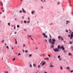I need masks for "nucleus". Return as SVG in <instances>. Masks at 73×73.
Listing matches in <instances>:
<instances>
[{
    "label": "nucleus",
    "mask_w": 73,
    "mask_h": 73,
    "mask_svg": "<svg viewBox=\"0 0 73 73\" xmlns=\"http://www.w3.org/2000/svg\"><path fill=\"white\" fill-rule=\"evenodd\" d=\"M52 39L50 38L49 40V42H50L51 44H52V45L53 46L52 48H54V45L55 44V43L56 42V40L54 38H53L52 39Z\"/></svg>",
    "instance_id": "obj_1"
},
{
    "label": "nucleus",
    "mask_w": 73,
    "mask_h": 73,
    "mask_svg": "<svg viewBox=\"0 0 73 73\" xmlns=\"http://www.w3.org/2000/svg\"><path fill=\"white\" fill-rule=\"evenodd\" d=\"M53 50H54V51H55V52H58L59 51V50L58 49V48H55V49L54 48H53Z\"/></svg>",
    "instance_id": "obj_2"
},
{
    "label": "nucleus",
    "mask_w": 73,
    "mask_h": 73,
    "mask_svg": "<svg viewBox=\"0 0 73 73\" xmlns=\"http://www.w3.org/2000/svg\"><path fill=\"white\" fill-rule=\"evenodd\" d=\"M42 35H43V36H44V37H45L46 38H47L48 37V36H47V35H46V34H45V33H42Z\"/></svg>",
    "instance_id": "obj_3"
},
{
    "label": "nucleus",
    "mask_w": 73,
    "mask_h": 73,
    "mask_svg": "<svg viewBox=\"0 0 73 73\" xmlns=\"http://www.w3.org/2000/svg\"><path fill=\"white\" fill-rule=\"evenodd\" d=\"M60 49H62V50H65V48L64 47V46H62L60 47Z\"/></svg>",
    "instance_id": "obj_4"
},
{
    "label": "nucleus",
    "mask_w": 73,
    "mask_h": 73,
    "mask_svg": "<svg viewBox=\"0 0 73 73\" xmlns=\"http://www.w3.org/2000/svg\"><path fill=\"white\" fill-rule=\"evenodd\" d=\"M71 37H70V39H72V37H73V34L72 33H71L70 34Z\"/></svg>",
    "instance_id": "obj_5"
},
{
    "label": "nucleus",
    "mask_w": 73,
    "mask_h": 73,
    "mask_svg": "<svg viewBox=\"0 0 73 73\" xmlns=\"http://www.w3.org/2000/svg\"><path fill=\"white\" fill-rule=\"evenodd\" d=\"M22 12H23L24 13H26V12L25 11L24 9L22 8Z\"/></svg>",
    "instance_id": "obj_6"
},
{
    "label": "nucleus",
    "mask_w": 73,
    "mask_h": 73,
    "mask_svg": "<svg viewBox=\"0 0 73 73\" xmlns=\"http://www.w3.org/2000/svg\"><path fill=\"white\" fill-rule=\"evenodd\" d=\"M46 63L45 62H43L42 64V66H44V65H45Z\"/></svg>",
    "instance_id": "obj_7"
},
{
    "label": "nucleus",
    "mask_w": 73,
    "mask_h": 73,
    "mask_svg": "<svg viewBox=\"0 0 73 73\" xmlns=\"http://www.w3.org/2000/svg\"><path fill=\"white\" fill-rule=\"evenodd\" d=\"M60 40L62 41V40H64V38H63V37H62L61 36L60 37Z\"/></svg>",
    "instance_id": "obj_8"
},
{
    "label": "nucleus",
    "mask_w": 73,
    "mask_h": 73,
    "mask_svg": "<svg viewBox=\"0 0 73 73\" xmlns=\"http://www.w3.org/2000/svg\"><path fill=\"white\" fill-rule=\"evenodd\" d=\"M35 13V11H32L31 12L32 14H34V13Z\"/></svg>",
    "instance_id": "obj_9"
},
{
    "label": "nucleus",
    "mask_w": 73,
    "mask_h": 73,
    "mask_svg": "<svg viewBox=\"0 0 73 73\" xmlns=\"http://www.w3.org/2000/svg\"><path fill=\"white\" fill-rule=\"evenodd\" d=\"M66 69H67V70H69L70 69V68L69 67H66Z\"/></svg>",
    "instance_id": "obj_10"
},
{
    "label": "nucleus",
    "mask_w": 73,
    "mask_h": 73,
    "mask_svg": "<svg viewBox=\"0 0 73 73\" xmlns=\"http://www.w3.org/2000/svg\"><path fill=\"white\" fill-rule=\"evenodd\" d=\"M48 59H49V58L47 57V58H44V60H48Z\"/></svg>",
    "instance_id": "obj_11"
},
{
    "label": "nucleus",
    "mask_w": 73,
    "mask_h": 73,
    "mask_svg": "<svg viewBox=\"0 0 73 73\" xmlns=\"http://www.w3.org/2000/svg\"><path fill=\"white\" fill-rule=\"evenodd\" d=\"M15 44H17V40L16 39H15Z\"/></svg>",
    "instance_id": "obj_12"
},
{
    "label": "nucleus",
    "mask_w": 73,
    "mask_h": 73,
    "mask_svg": "<svg viewBox=\"0 0 73 73\" xmlns=\"http://www.w3.org/2000/svg\"><path fill=\"white\" fill-rule=\"evenodd\" d=\"M60 45H58V49H60Z\"/></svg>",
    "instance_id": "obj_13"
},
{
    "label": "nucleus",
    "mask_w": 73,
    "mask_h": 73,
    "mask_svg": "<svg viewBox=\"0 0 73 73\" xmlns=\"http://www.w3.org/2000/svg\"><path fill=\"white\" fill-rule=\"evenodd\" d=\"M0 4L1 5H3V2H1Z\"/></svg>",
    "instance_id": "obj_14"
},
{
    "label": "nucleus",
    "mask_w": 73,
    "mask_h": 73,
    "mask_svg": "<svg viewBox=\"0 0 73 73\" xmlns=\"http://www.w3.org/2000/svg\"><path fill=\"white\" fill-rule=\"evenodd\" d=\"M60 37H61V36H58V38H59L58 40H60Z\"/></svg>",
    "instance_id": "obj_15"
},
{
    "label": "nucleus",
    "mask_w": 73,
    "mask_h": 73,
    "mask_svg": "<svg viewBox=\"0 0 73 73\" xmlns=\"http://www.w3.org/2000/svg\"><path fill=\"white\" fill-rule=\"evenodd\" d=\"M60 68L61 70H62V69H63L62 68V66H60Z\"/></svg>",
    "instance_id": "obj_16"
},
{
    "label": "nucleus",
    "mask_w": 73,
    "mask_h": 73,
    "mask_svg": "<svg viewBox=\"0 0 73 73\" xmlns=\"http://www.w3.org/2000/svg\"><path fill=\"white\" fill-rule=\"evenodd\" d=\"M51 44V46H50V48H52H52L53 46L52 45V44Z\"/></svg>",
    "instance_id": "obj_17"
},
{
    "label": "nucleus",
    "mask_w": 73,
    "mask_h": 73,
    "mask_svg": "<svg viewBox=\"0 0 73 73\" xmlns=\"http://www.w3.org/2000/svg\"><path fill=\"white\" fill-rule=\"evenodd\" d=\"M50 67H51L52 68H53V67H54V66L52 65H51Z\"/></svg>",
    "instance_id": "obj_18"
},
{
    "label": "nucleus",
    "mask_w": 73,
    "mask_h": 73,
    "mask_svg": "<svg viewBox=\"0 0 73 73\" xmlns=\"http://www.w3.org/2000/svg\"><path fill=\"white\" fill-rule=\"evenodd\" d=\"M58 58H60V55H59L58 57Z\"/></svg>",
    "instance_id": "obj_19"
},
{
    "label": "nucleus",
    "mask_w": 73,
    "mask_h": 73,
    "mask_svg": "<svg viewBox=\"0 0 73 73\" xmlns=\"http://www.w3.org/2000/svg\"><path fill=\"white\" fill-rule=\"evenodd\" d=\"M70 44H72V41H70Z\"/></svg>",
    "instance_id": "obj_20"
},
{
    "label": "nucleus",
    "mask_w": 73,
    "mask_h": 73,
    "mask_svg": "<svg viewBox=\"0 0 73 73\" xmlns=\"http://www.w3.org/2000/svg\"><path fill=\"white\" fill-rule=\"evenodd\" d=\"M6 48H7L8 49H9V47H8V46H6Z\"/></svg>",
    "instance_id": "obj_21"
},
{
    "label": "nucleus",
    "mask_w": 73,
    "mask_h": 73,
    "mask_svg": "<svg viewBox=\"0 0 73 73\" xmlns=\"http://www.w3.org/2000/svg\"><path fill=\"white\" fill-rule=\"evenodd\" d=\"M33 66H35V67H36V64H33Z\"/></svg>",
    "instance_id": "obj_22"
},
{
    "label": "nucleus",
    "mask_w": 73,
    "mask_h": 73,
    "mask_svg": "<svg viewBox=\"0 0 73 73\" xmlns=\"http://www.w3.org/2000/svg\"><path fill=\"white\" fill-rule=\"evenodd\" d=\"M24 23H27V21H24Z\"/></svg>",
    "instance_id": "obj_23"
},
{
    "label": "nucleus",
    "mask_w": 73,
    "mask_h": 73,
    "mask_svg": "<svg viewBox=\"0 0 73 73\" xmlns=\"http://www.w3.org/2000/svg\"><path fill=\"white\" fill-rule=\"evenodd\" d=\"M32 56V54H31L29 55V57H31Z\"/></svg>",
    "instance_id": "obj_24"
},
{
    "label": "nucleus",
    "mask_w": 73,
    "mask_h": 73,
    "mask_svg": "<svg viewBox=\"0 0 73 73\" xmlns=\"http://www.w3.org/2000/svg\"><path fill=\"white\" fill-rule=\"evenodd\" d=\"M23 47H24L25 46V44H23Z\"/></svg>",
    "instance_id": "obj_25"
},
{
    "label": "nucleus",
    "mask_w": 73,
    "mask_h": 73,
    "mask_svg": "<svg viewBox=\"0 0 73 73\" xmlns=\"http://www.w3.org/2000/svg\"><path fill=\"white\" fill-rule=\"evenodd\" d=\"M20 55H21V54H20V53H19L18 55V56H20Z\"/></svg>",
    "instance_id": "obj_26"
},
{
    "label": "nucleus",
    "mask_w": 73,
    "mask_h": 73,
    "mask_svg": "<svg viewBox=\"0 0 73 73\" xmlns=\"http://www.w3.org/2000/svg\"><path fill=\"white\" fill-rule=\"evenodd\" d=\"M20 27V26H19V25H17V28H19Z\"/></svg>",
    "instance_id": "obj_27"
},
{
    "label": "nucleus",
    "mask_w": 73,
    "mask_h": 73,
    "mask_svg": "<svg viewBox=\"0 0 73 73\" xmlns=\"http://www.w3.org/2000/svg\"><path fill=\"white\" fill-rule=\"evenodd\" d=\"M68 55H69V56H70L71 55V53H69L68 54Z\"/></svg>",
    "instance_id": "obj_28"
},
{
    "label": "nucleus",
    "mask_w": 73,
    "mask_h": 73,
    "mask_svg": "<svg viewBox=\"0 0 73 73\" xmlns=\"http://www.w3.org/2000/svg\"><path fill=\"white\" fill-rule=\"evenodd\" d=\"M19 12H20V13H22V11H21V10H20V11H19Z\"/></svg>",
    "instance_id": "obj_29"
},
{
    "label": "nucleus",
    "mask_w": 73,
    "mask_h": 73,
    "mask_svg": "<svg viewBox=\"0 0 73 73\" xmlns=\"http://www.w3.org/2000/svg\"><path fill=\"white\" fill-rule=\"evenodd\" d=\"M25 52H26V53H27L28 52V50H26L25 51Z\"/></svg>",
    "instance_id": "obj_30"
},
{
    "label": "nucleus",
    "mask_w": 73,
    "mask_h": 73,
    "mask_svg": "<svg viewBox=\"0 0 73 73\" xmlns=\"http://www.w3.org/2000/svg\"><path fill=\"white\" fill-rule=\"evenodd\" d=\"M40 65H39L38 66V68H40Z\"/></svg>",
    "instance_id": "obj_31"
},
{
    "label": "nucleus",
    "mask_w": 73,
    "mask_h": 73,
    "mask_svg": "<svg viewBox=\"0 0 73 73\" xmlns=\"http://www.w3.org/2000/svg\"><path fill=\"white\" fill-rule=\"evenodd\" d=\"M15 58H14L13 59V61H15Z\"/></svg>",
    "instance_id": "obj_32"
},
{
    "label": "nucleus",
    "mask_w": 73,
    "mask_h": 73,
    "mask_svg": "<svg viewBox=\"0 0 73 73\" xmlns=\"http://www.w3.org/2000/svg\"><path fill=\"white\" fill-rule=\"evenodd\" d=\"M73 72V70H72L70 71V72L72 73V72Z\"/></svg>",
    "instance_id": "obj_33"
},
{
    "label": "nucleus",
    "mask_w": 73,
    "mask_h": 73,
    "mask_svg": "<svg viewBox=\"0 0 73 73\" xmlns=\"http://www.w3.org/2000/svg\"><path fill=\"white\" fill-rule=\"evenodd\" d=\"M30 66L31 67H32V65L30 64Z\"/></svg>",
    "instance_id": "obj_34"
},
{
    "label": "nucleus",
    "mask_w": 73,
    "mask_h": 73,
    "mask_svg": "<svg viewBox=\"0 0 73 73\" xmlns=\"http://www.w3.org/2000/svg\"><path fill=\"white\" fill-rule=\"evenodd\" d=\"M8 25H10V23H8Z\"/></svg>",
    "instance_id": "obj_35"
},
{
    "label": "nucleus",
    "mask_w": 73,
    "mask_h": 73,
    "mask_svg": "<svg viewBox=\"0 0 73 73\" xmlns=\"http://www.w3.org/2000/svg\"><path fill=\"white\" fill-rule=\"evenodd\" d=\"M66 32H68V30H66Z\"/></svg>",
    "instance_id": "obj_36"
},
{
    "label": "nucleus",
    "mask_w": 73,
    "mask_h": 73,
    "mask_svg": "<svg viewBox=\"0 0 73 73\" xmlns=\"http://www.w3.org/2000/svg\"><path fill=\"white\" fill-rule=\"evenodd\" d=\"M59 60H60V61H61V58H60L59 59Z\"/></svg>",
    "instance_id": "obj_37"
},
{
    "label": "nucleus",
    "mask_w": 73,
    "mask_h": 73,
    "mask_svg": "<svg viewBox=\"0 0 73 73\" xmlns=\"http://www.w3.org/2000/svg\"><path fill=\"white\" fill-rule=\"evenodd\" d=\"M60 3V2H58L57 4H59Z\"/></svg>",
    "instance_id": "obj_38"
},
{
    "label": "nucleus",
    "mask_w": 73,
    "mask_h": 73,
    "mask_svg": "<svg viewBox=\"0 0 73 73\" xmlns=\"http://www.w3.org/2000/svg\"><path fill=\"white\" fill-rule=\"evenodd\" d=\"M64 53H65V52H66V50H64Z\"/></svg>",
    "instance_id": "obj_39"
},
{
    "label": "nucleus",
    "mask_w": 73,
    "mask_h": 73,
    "mask_svg": "<svg viewBox=\"0 0 73 73\" xmlns=\"http://www.w3.org/2000/svg\"><path fill=\"white\" fill-rule=\"evenodd\" d=\"M17 33V32H15V34H16Z\"/></svg>",
    "instance_id": "obj_40"
},
{
    "label": "nucleus",
    "mask_w": 73,
    "mask_h": 73,
    "mask_svg": "<svg viewBox=\"0 0 73 73\" xmlns=\"http://www.w3.org/2000/svg\"><path fill=\"white\" fill-rule=\"evenodd\" d=\"M48 57H50V54H48Z\"/></svg>",
    "instance_id": "obj_41"
},
{
    "label": "nucleus",
    "mask_w": 73,
    "mask_h": 73,
    "mask_svg": "<svg viewBox=\"0 0 73 73\" xmlns=\"http://www.w3.org/2000/svg\"><path fill=\"white\" fill-rule=\"evenodd\" d=\"M30 23V22L29 21H28L27 22V23Z\"/></svg>",
    "instance_id": "obj_42"
},
{
    "label": "nucleus",
    "mask_w": 73,
    "mask_h": 73,
    "mask_svg": "<svg viewBox=\"0 0 73 73\" xmlns=\"http://www.w3.org/2000/svg\"><path fill=\"white\" fill-rule=\"evenodd\" d=\"M4 41V40H3L2 41V42H3Z\"/></svg>",
    "instance_id": "obj_43"
},
{
    "label": "nucleus",
    "mask_w": 73,
    "mask_h": 73,
    "mask_svg": "<svg viewBox=\"0 0 73 73\" xmlns=\"http://www.w3.org/2000/svg\"><path fill=\"white\" fill-rule=\"evenodd\" d=\"M68 37H70V35H68Z\"/></svg>",
    "instance_id": "obj_44"
},
{
    "label": "nucleus",
    "mask_w": 73,
    "mask_h": 73,
    "mask_svg": "<svg viewBox=\"0 0 73 73\" xmlns=\"http://www.w3.org/2000/svg\"><path fill=\"white\" fill-rule=\"evenodd\" d=\"M43 62V61H42L41 63H40V64H42V62Z\"/></svg>",
    "instance_id": "obj_45"
},
{
    "label": "nucleus",
    "mask_w": 73,
    "mask_h": 73,
    "mask_svg": "<svg viewBox=\"0 0 73 73\" xmlns=\"http://www.w3.org/2000/svg\"><path fill=\"white\" fill-rule=\"evenodd\" d=\"M2 60H3V57H2Z\"/></svg>",
    "instance_id": "obj_46"
},
{
    "label": "nucleus",
    "mask_w": 73,
    "mask_h": 73,
    "mask_svg": "<svg viewBox=\"0 0 73 73\" xmlns=\"http://www.w3.org/2000/svg\"><path fill=\"white\" fill-rule=\"evenodd\" d=\"M14 29H16V27H15V26L14 27Z\"/></svg>",
    "instance_id": "obj_47"
},
{
    "label": "nucleus",
    "mask_w": 73,
    "mask_h": 73,
    "mask_svg": "<svg viewBox=\"0 0 73 73\" xmlns=\"http://www.w3.org/2000/svg\"><path fill=\"white\" fill-rule=\"evenodd\" d=\"M50 38H52V36H50Z\"/></svg>",
    "instance_id": "obj_48"
},
{
    "label": "nucleus",
    "mask_w": 73,
    "mask_h": 73,
    "mask_svg": "<svg viewBox=\"0 0 73 73\" xmlns=\"http://www.w3.org/2000/svg\"><path fill=\"white\" fill-rule=\"evenodd\" d=\"M11 49H13V47H12L11 48Z\"/></svg>",
    "instance_id": "obj_49"
},
{
    "label": "nucleus",
    "mask_w": 73,
    "mask_h": 73,
    "mask_svg": "<svg viewBox=\"0 0 73 73\" xmlns=\"http://www.w3.org/2000/svg\"><path fill=\"white\" fill-rule=\"evenodd\" d=\"M68 22L69 21H66V22H67V23H68Z\"/></svg>",
    "instance_id": "obj_50"
},
{
    "label": "nucleus",
    "mask_w": 73,
    "mask_h": 73,
    "mask_svg": "<svg viewBox=\"0 0 73 73\" xmlns=\"http://www.w3.org/2000/svg\"><path fill=\"white\" fill-rule=\"evenodd\" d=\"M24 17H22V19H24Z\"/></svg>",
    "instance_id": "obj_51"
},
{
    "label": "nucleus",
    "mask_w": 73,
    "mask_h": 73,
    "mask_svg": "<svg viewBox=\"0 0 73 73\" xmlns=\"http://www.w3.org/2000/svg\"><path fill=\"white\" fill-rule=\"evenodd\" d=\"M45 41H46V42H47V40H45Z\"/></svg>",
    "instance_id": "obj_52"
},
{
    "label": "nucleus",
    "mask_w": 73,
    "mask_h": 73,
    "mask_svg": "<svg viewBox=\"0 0 73 73\" xmlns=\"http://www.w3.org/2000/svg\"><path fill=\"white\" fill-rule=\"evenodd\" d=\"M3 12H4V10H3Z\"/></svg>",
    "instance_id": "obj_53"
},
{
    "label": "nucleus",
    "mask_w": 73,
    "mask_h": 73,
    "mask_svg": "<svg viewBox=\"0 0 73 73\" xmlns=\"http://www.w3.org/2000/svg\"><path fill=\"white\" fill-rule=\"evenodd\" d=\"M3 9V7H2V8H1V9H2H2Z\"/></svg>",
    "instance_id": "obj_54"
},
{
    "label": "nucleus",
    "mask_w": 73,
    "mask_h": 73,
    "mask_svg": "<svg viewBox=\"0 0 73 73\" xmlns=\"http://www.w3.org/2000/svg\"><path fill=\"white\" fill-rule=\"evenodd\" d=\"M41 8H42H42H43V7H41Z\"/></svg>",
    "instance_id": "obj_55"
},
{
    "label": "nucleus",
    "mask_w": 73,
    "mask_h": 73,
    "mask_svg": "<svg viewBox=\"0 0 73 73\" xmlns=\"http://www.w3.org/2000/svg\"><path fill=\"white\" fill-rule=\"evenodd\" d=\"M2 13H1V12L0 13V15H1Z\"/></svg>",
    "instance_id": "obj_56"
},
{
    "label": "nucleus",
    "mask_w": 73,
    "mask_h": 73,
    "mask_svg": "<svg viewBox=\"0 0 73 73\" xmlns=\"http://www.w3.org/2000/svg\"><path fill=\"white\" fill-rule=\"evenodd\" d=\"M73 48V46H72V47H71V48H72V49H73V48Z\"/></svg>",
    "instance_id": "obj_57"
},
{
    "label": "nucleus",
    "mask_w": 73,
    "mask_h": 73,
    "mask_svg": "<svg viewBox=\"0 0 73 73\" xmlns=\"http://www.w3.org/2000/svg\"><path fill=\"white\" fill-rule=\"evenodd\" d=\"M23 52H24V50H23Z\"/></svg>",
    "instance_id": "obj_58"
},
{
    "label": "nucleus",
    "mask_w": 73,
    "mask_h": 73,
    "mask_svg": "<svg viewBox=\"0 0 73 73\" xmlns=\"http://www.w3.org/2000/svg\"><path fill=\"white\" fill-rule=\"evenodd\" d=\"M8 71H7V72H6V73H8Z\"/></svg>",
    "instance_id": "obj_59"
},
{
    "label": "nucleus",
    "mask_w": 73,
    "mask_h": 73,
    "mask_svg": "<svg viewBox=\"0 0 73 73\" xmlns=\"http://www.w3.org/2000/svg\"><path fill=\"white\" fill-rule=\"evenodd\" d=\"M30 35H29L28 36L29 37H30V36H29Z\"/></svg>",
    "instance_id": "obj_60"
},
{
    "label": "nucleus",
    "mask_w": 73,
    "mask_h": 73,
    "mask_svg": "<svg viewBox=\"0 0 73 73\" xmlns=\"http://www.w3.org/2000/svg\"><path fill=\"white\" fill-rule=\"evenodd\" d=\"M5 45H7V44H5Z\"/></svg>",
    "instance_id": "obj_61"
},
{
    "label": "nucleus",
    "mask_w": 73,
    "mask_h": 73,
    "mask_svg": "<svg viewBox=\"0 0 73 73\" xmlns=\"http://www.w3.org/2000/svg\"><path fill=\"white\" fill-rule=\"evenodd\" d=\"M44 73H47V72H45Z\"/></svg>",
    "instance_id": "obj_62"
},
{
    "label": "nucleus",
    "mask_w": 73,
    "mask_h": 73,
    "mask_svg": "<svg viewBox=\"0 0 73 73\" xmlns=\"http://www.w3.org/2000/svg\"><path fill=\"white\" fill-rule=\"evenodd\" d=\"M72 50H73V48H72Z\"/></svg>",
    "instance_id": "obj_63"
},
{
    "label": "nucleus",
    "mask_w": 73,
    "mask_h": 73,
    "mask_svg": "<svg viewBox=\"0 0 73 73\" xmlns=\"http://www.w3.org/2000/svg\"><path fill=\"white\" fill-rule=\"evenodd\" d=\"M28 19L29 20V18H28Z\"/></svg>",
    "instance_id": "obj_64"
}]
</instances>
